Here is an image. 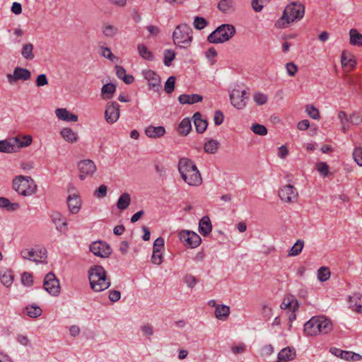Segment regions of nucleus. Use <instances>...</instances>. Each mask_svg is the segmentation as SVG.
<instances>
[{"label":"nucleus","mask_w":362,"mask_h":362,"mask_svg":"<svg viewBox=\"0 0 362 362\" xmlns=\"http://www.w3.org/2000/svg\"><path fill=\"white\" fill-rule=\"evenodd\" d=\"M178 170L182 180L190 186H199L202 182L201 174L194 162L182 158L179 160Z\"/></svg>","instance_id":"1"},{"label":"nucleus","mask_w":362,"mask_h":362,"mask_svg":"<svg viewBox=\"0 0 362 362\" xmlns=\"http://www.w3.org/2000/svg\"><path fill=\"white\" fill-rule=\"evenodd\" d=\"M304 332L308 336L325 334L332 329L331 321L325 316L319 315L311 317L304 324Z\"/></svg>","instance_id":"2"},{"label":"nucleus","mask_w":362,"mask_h":362,"mask_svg":"<svg viewBox=\"0 0 362 362\" xmlns=\"http://www.w3.org/2000/svg\"><path fill=\"white\" fill-rule=\"evenodd\" d=\"M88 279L90 288L95 292H100L108 288L110 279L107 277L104 268L100 265H95L88 269Z\"/></svg>","instance_id":"3"},{"label":"nucleus","mask_w":362,"mask_h":362,"mask_svg":"<svg viewBox=\"0 0 362 362\" xmlns=\"http://www.w3.org/2000/svg\"><path fill=\"white\" fill-rule=\"evenodd\" d=\"M13 188L18 194L28 197L36 192L37 185L30 177L18 175L13 180Z\"/></svg>","instance_id":"4"},{"label":"nucleus","mask_w":362,"mask_h":362,"mask_svg":"<svg viewBox=\"0 0 362 362\" xmlns=\"http://www.w3.org/2000/svg\"><path fill=\"white\" fill-rule=\"evenodd\" d=\"M235 34L233 25L223 24L216 28L207 37L210 43L218 44L228 41Z\"/></svg>","instance_id":"5"},{"label":"nucleus","mask_w":362,"mask_h":362,"mask_svg":"<svg viewBox=\"0 0 362 362\" xmlns=\"http://www.w3.org/2000/svg\"><path fill=\"white\" fill-rule=\"evenodd\" d=\"M31 143L32 137L30 135L24 136L22 139L14 137L0 141V152L14 153L21 148L28 146Z\"/></svg>","instance_id":"6"},{"label":"nucleus","mask_w":362,"mask_h":362,"mask_svg":"<svg viewBox=\"0 0 362 362\" xmlns=\"http://www.w3.org/2000/svg\"><path fill=\"white\" fill-rule=\"evenodd\" d=\"M173 39L174 43L180 47L189 46L192 40V28L187 24L177 25L173 33Z\"/></svg>","instance_id":"7"},{"label":"nucleus","mask_w":362,"mask_h":362,"mask_svg":"<svg viewBox=\"0 0 362 362\" xmlns=\"http://www.w3.org/2000/svg\"><path fill=\"white\" fill-rule=\"evenodd\" d=\"M229 97L231 105L238 110H242L246 106L249 98L246 90L237 88L230 90Z\"/></svg>","instance_id":"8"},{"label":"nucleus","mask_w":362,"mask_h":362,"mask_svg":"<svg viewBox=\"0 0 362 362\" xmlns=\"http://www.w3.org/2000/svg\"><path fill=\"white\" fill-rule=\"evenodd\" d=\"M21 256L24 259L33 261L37 264L45 261V259L47 258V252L45 248H26L21 251Z\"/></svg>","instance_id":"9"},{"label":"nucleus","mask_w":362,"mask_h":362,"mask_svg":"<svg viewBox=\"0 0 362 362\" xmlns=\"http://www.w3.org/2000/svg\"><path fill=\"white\" fill-rule=\"evenodd\" d=\"M305 13V8L300 4L292 2L288 4L284 11V14L291 22L301 19Z\"/></svg>","instance_id":"10"},{"label":"nucleus","mask_w":362,"mask_h":362,"mask_svg":"<svg viewBox=\"0 0 362 362\" xmlns=\"http://www.w3.org/2000/svg\"><path fill=\"white\" fill-rule=\"evenodd\" d=\"M43 287L48 293L53 296H57L60 293L59 281L52 272L45 276Z\"/></svg>","instance_id":"11"},{"label":"nucleus","mask_w":362,"mask_h":362,"mask_svg":"<svg viewBox=\"0 0 362 362\" xmlns=\"http://www.w3.org/2000/svg\"><path fill=\"white\" fill-rule=\"evenodd\" d=\"M179 238L185 246L195 248L201 243V238L196 233L189 230H182L179 233Z\"/></svg>","instance_id":"12"},{"label":"nucleus","mask_w":362,"mask_h":362,"mask_svg":"<svg viewBox=\"0 0 362 362\" xmlns=\"http://www.w3.org/2000/svg\"><path fill=\"white\" fill-rule=\"evenodd\" d=\"M31 77L30 71L25 68L17 66L14 69L13 74H8L6 78L10 84H13L18 81H28Z\"/></svg>","instance_id":"13"},{"label":"nucleus","mask_w":362,"mask_h":362,"mask_svg":"<svg viewBox=\"0 0 362 362\" xmlns=\"http://www.w3.org/2000/svg\"><path fill=\"white\" fill-rule=\"evenodd\" d=\"M90 250L95 255L100 257H107L112 253V250L109 245L103 241H95L90 245Z\"/></svg>","instance_id":"14"},{"label":"nucleus","mask_w":362,"mask_h":362,"mask_svg":"<svg viewBox=\"0 0 362 362\" xmlns=\"http://www.w3.org/2000/svg\"><path fill=\"white\" fill-rule=\"evenodd\" d=\"M119 117V105L115 102H110L107 104L105 111V118L107 123L113 124Z\"/></svg>","instance_id":"15"},{"label":"nucleus","mask_w":362,"mask_h":362,"mask_svg":"<svg viewBox=\"0 0 362 362\" xmlns=\"http://www.w3.org/2000/svg\"><path fill=\"white\" fill-rule=\"evenodd\" d=\"M298 192L293 186L287 185L281 188L279 192L280 199L286 202H295L298 199Z\"/></svg>","instance_id":"16"},{"label":"nucleus","mask_w":362,"mask_h":362,"mask_svg":"<svg viewBox=\"0 0 362 362\" xmlns=\"http://www.w3.org/2000/svg\"><path fill=\"white\" fill-rule=\"evenodd\" d=\"M78 168L80 172L79 177L83 180L87 175H93L96 170V165L91 160L86 159L81 160L78 163Z\"/></svg>","instance_id":"17"},{"label":"nucleus","mask_w":362,"mask_h":362,"mask_svg":"<svg viewBox=\"0 0 362 362\" xmlns=\"http://www.w3.org/2000/svg\"><path fill=\"white\" fill-rule=\"evenodd\" d=\"M143 76L148 81L149 89L155 92L159 90L160 87V76L152 70L143 71Z\"/></svg>","instance_id":"18"},{"label":"nucleus","mask_w":362,"mask_h":362,"mask_svg":"<svg viewBox=\"0 0 362 362\" xmlns=\"http://www.w3.org/2000/svg\"><path fill=\"white\" fill-rule=\"evenodd\" d=\"M67 206L71 214H78L81 207V200L80 197L76 194L69 195L67 197Z\"/></svg>","instance_id":"19"},{"label":"nucleus","mask_w":362,"mask_h":362,"mask_svg":"<svg viewBox=\"0 0 362 362\" xmlns=\"http://www.w3.org/2000/svg\"><path fill=\"white\" fill-rule=\"evenodd\" d=\"M51 219L57 230L64 232L67 230V222L64 216L59 212H53L51 215Z\"/></svg>","instance_id":"20"},{"label":"nucleus","mask_w":362,"mask_h":362,"mask_svg":"<svg viewBox=\"0 0 362 362\" xmlns=\"http://www.w3.org/2000/svg\"><path fill=\"white\" fill-rule=\"evenodd\" d=\"M57 117L66 122H77L78 116L69 112L66 108H57L55 110Z\"/></svg>","instance_id":"21"},{"label":"nucleus","mask_w":362,"mask_h":362,"mask_svg":"<svg viewBox=\"0 0 362 362\" xmlns=\"http://www.w3.org/2000/svg\"><path fill=\"white\" fill-rule=\"evenodd\" d=\"M145 134L149 138H159L165 134V129L163 126L154 127L150 125L146 128Z\"/></svg>","instance_id":"22"},{"label":"nucleus","mask_w":362,"mask_h":362,"mask_svg":"<svg viewBox=\"0 0 362 362\" xmlns=\"http://www.w3.org/2000/svg\"><path fill=\"white\" fill-rule=\"evenodd\" d=\"M212 230V225L209 216H205L201 218L199 223V231L204 235L207 236Z\"/></svg>","instance_id":"23"},{"label":"nucleus","mask_w":362,"mask_h":362,"mask_svg":"<svg viewBox=\"0 0 362 362\" xmlns=\"http://www.w3.org/2000/svg\"><path fill=\"white\" fill-rule=\"evenodd\" d=\"M194 124L198 133H203L207 127V122L202 117L200 112H197L193 115Z\"/></svg>","instance_id":"24"},{"label":"nucleus","mask_w":362,"mask_h":362,"mask_svg":"<svg viewBox=\"0 0 362 362\" xmlns=\"http://www.w3.org/2000/svg\"><path fill=\"white\" fill-rule=\"evenodd\" d=\"M203 98L199 94H182L178 97V101L181 104H194L201 102Z\"/></svg>","instance_id":"25"},{"label":"nucleus","mask_w":362,"mask_h":362,"mask_svg":"<svg viewBox=\"0 0 362 362\" xmlns=\"http://www.w3.org/2000/svg\"><path fill=\"white\" fill-rule=\"evenodd\" d=\"M296 356V350L294 348L286 347L282 349L279 354L278 359L282 360L284 362L292 361Z\"/></svg>","instance_id":"26"},{"label":"nucleus","mask_w":362,"mask_h":362,"mask_svg":"<svg viewBox=\"0 0 362 362\" xmlns=\"http://www.w3.org/2000/svg\"><path fill=\"white\" fill-rule=\"evenodd\" d=\"M218 8L224 13H230L235 11V4L233 0H221L218 4Z\"/></svg>","instance_id":"27"},{"label":"nucleus","mask_w":362,"mask_h":362,"mask_svg":"<svg viewBox=\"0 0 362 362\" xmlns=\"http://www.w3.org/2000/svg\"><path fill=\"white\" fill-rule=\"evenodd\" d=\"M23 313L31 318H36L42 315V310L40 307L35 304H33L25 307L23 309Z\"/></svg>","instance_id":"28"},{"label":"nucleus","mask_w":362,"mask_h":362,"mask_svg":"<svg viewBox=\"0 0 362 362\" xmlns=\"http://www.w3.org/2000/svg\"><path fill=\"white\" fill-rule=\"evenodd\" d=\"M338 119L341 124V130L342 132L346 133L350 129V115H348L344 111L338 112Z\"/></svg>","instance_id":"29"},{"label":"nucleus","mask_w":362,"mask_h":362,"mask_svg":"<svg viewBox=\"0 0 362 362\" xmlns=\"http://www.w3.org/2000/svg\"><path fill=\"white\" fill-rule=\"evenodd\" d=\"M349 306L352 310L362 313V295L355 294L351 296L349 299Z\"/></svg>","instance_id":"30"},{"label":"nucleus","mask_w":362,"mask_h":362,"mask_svg":"<svg viewBox=\"0 0 362 362\" xmlns=\"http://www.w3.org/2000/svg\"><path fill=\"white\" fill-rule=\"evenodd\" d=\"M214 314L217 319L226 320L230 314V308L225 305H217Z\"/></svg>","instance_id":"31"},{"label":"nucleus","mask_w":362,"mask_h":362,"mask_svg":"<svg viewBox=\"0 0 362 362\" xmlns=\"http://www.w3.org/2000/svg\"><path fill=\"white\" fill-rule=\"evenodd\" d=\"M117 76L122 79L126 84H131L134 81V77L132 75H127L126 70L121 66H115Z\"/></svg>","instance_id":"32"},{"label":"nucleus","mask_w":362,"mask_h":362,"mask_svg":"<svg viewBox=\"0 0 362 362\" xmlns=\"http://www.w3.org/2000/svg\"><path fill=\"white\" fill-rule=\"evenodd\" d=\"M192 129L191 120L188 118H184L177 127V132L180 135L187 136Z\"/></svg>","instance_id":"33"},{"label":"nucleus","mask_w":362,"mask_h":362,"mask_svg":"<svg viewBox=\"0 0 362 362\" xmlns=\"http://www.w3.org/2000/svg\"><path fill=\"white\" fill-rule=\"evenodd\" d=\"M62 136L68 142L74 143L78 141V135L71 128H64L61 131Z\"/></svg>","instance_id":"34"},{"label":"nucleus","mask_w":362,"mask_h":362,"mask_svg":"<svg viewBox=\"0 0 362 362\" xmlns=\"http://www.w3.org/2000/svg\"><path fill=\"white\" fill-rule=\"evenodd\" d=\"M131 202V197L130 194L127 192L122 193L117 202V207L119 210H124L126 209Z\"/></svg>","instance_id":"35"},{"label":"nucleus","mask_w":362,"mask_h":362,"mask_svg":"<svg viewBox=\"0 0 362 362\" xmlns=\"http://www.w3.org/2000/svg\"><path fill=\"white\" fill-rule=\"evenodd\" d=\"M138 52L141 58L148 61H153L154 59L153 54L147 48L144 44H139L137 45Z\"/></svg>","instance_id":"36"},{"label":"nucleus","mask_w":362,"mask_h":362,"mask_svg":"<svg viewBox=\"0 0 362 362\" xmlns=\"http://www.w3.org/2000/svg\"><path fill=\"white\" fill-rule=\"evenodd\" d=\"M350 44L354 46H362V34L356 29L352 28L349 30Z\"/></svg>","instance_id":"37"},{"label":"nucleus","mask_w":362,"mask_h":362,"mask_svg":"<svg viewBox=\"0 0 362 362\" xmlns=\"http://www.w3.org/2000/svg\"><path fill=\"white\" fill-rule=\"evenodd\" d=\"M21 54L27 60H32L35 57L33 53V45L31 43H26L23 45Z\"/></svg>","instance_id":"38"},{"label":"nucleus","mask_w":362,"mask_h":362,"mask_svg":"<svg viewBox=\"0 0 362 362\" xmlns=\"http://www.w3.org/2000/svg\"><path fill=\"white\" fill-rule=\"evenodd\" d=\"M115 86L112 83H107L102 87L101 93L105 99H110L115 92Z\"/></svg>","instance_id":"39"},{"label":"nucleus","mask_w":362,"mask_h":362,"mask_svg":"<svg viewBox=\"0 0 362 362\" xmlns=\"http://www.w3.org/2000/svg\"><path fill=\"white\" fill-rule=\"evenodd\" d=\"M219 147V143L214 139L209 140L204 144V151L208 153H215Z\"/></svg>","instance_id":"40"},{"label":"nucleus","mask_w":362,"mask_h":362,"mask_svg":"<svg viewBox=\"0 0 362 362\" xmlns=\"http://www.w3.org/2000/svg\"><path fill=\"white\" fill-rule=\"evenodd\" d=\"M303 245H304V242L301 240H298L296 242V243L291 248V250L288 252V255L289 256H297L298 255H299L301 252V251L303 248Z\"/></svg>","instance_id":"41"},{"label":"nucleus","mask_w":362,"mask_h":362,"mask_svg":"<svg viewBox=\"0 0 362 362\" xmlns=\"http://www.w3.org/2000/svg\"><path fill=\"white\" fill-rule=\"evenodd\" d=\"M356 64V60L354 57L347 55V54L344 52L341 54V64L342 66H349L351 67H354Z\"/></svg>","instance_id":"42"},{"label":"nucleus","mask_w":362,"mask_h":362,"mask_svg":"<svg viewBox=\"0 0 362 362\" xmlns=\"http://www.w3.org/2000/svg\"><path fill=\"white\" fill-rule=\"evenodd\" d=\"M330 277V272L327 267H322L317 271V278L320 281H326Z\"/></svg>","instance_id":"43"},{"label":"nucleus","mask_w":362,"mask_h":362,"mask_svg":"<svg viewBox=\"0 0 362 362\" xmlns=\"http://www.w3.org/2000/svg\"><path fill=\"white\" fill-rule=\"evenodd\" d=\"M103 33L106 37H112L117 33V28L113 25L105 24L103 27Z\"/></svg>","instance_id":"44"},{"label":"nucleus","mask_w":362,"mask_h":362,"mask_svg":"<svg viewBox=\"0 0 362 362\" xmlns=\"http://www.w3.org/2000/svg\"><path fill=\"white\" fill-rule=\"evenodd\" d=\"M164 61L163 63L166 66H170L171 65V62L174 60L175 57V53L173 50L171 49H165L164 51Z\"/></svg>","instance_id":"45"},{"label":"nucleus","mask_w":362,"mask_h":362,"mask_svg":"<svg viewBox=\"0 0 362 362\" xmlns=\"http://www.w3.org/2000/svg\"><path fill=\"white\" fill-rule=\"evenodd\" d=\"M362 358L361 356L352 351H345L342 359L352 361H358Z\"/></svg>","instance_id":"46"},{"label":"nucleus","mask_w":362,"mask_h":362,"mask_svg":"<svg viewBox=\"0 0 362 362\" xmlns=\"http://www.w3.org/2000/svg\"><path fill=\"white\" fill-rule=\"evenodd\" d=\"M0 281L6 287H10L13 281V276L11 273H4L0 276Z\"/></svg>","instance_id":"47"},{"label":"nucleus","mask_w":362,"mask_h":362,"mask_svg":"<svg viewBox=\"0 0 362 362\" xmlns=\"http://www.w3.org/2000/svg\"><path fill=\"white\" fill-rule=\"evenodd\" d=\"M305 111L308 115L314 119H317L320 117V113L318 110L312 105H308L305 107Z\"/></svg>","instance_id":"48"},{"label":"nucleus","mask_w":362,"mask_h":362,"mask_svg":"<svg viewBox=\"0 0 362 362\" xmlns=\"http://www.w3.org/2000/svg\"><path fill=\"white\" fill-rule=\"evenodd\" d=\"M261 314L264 320H269L272 316V307L268 304H263L261 308Z\"/></svg>","instance_id":"49"},{"label":"nucleus","mask_w":362,"mask_h":362,"mask_svg":"<svg viewBox=\"0 0 362 362\" xmlns=\"http://www.w3.org/2000/svg\"><path fill=\"white\" fill-rule=\"evenodd\" d=\"M251 129L255 134H256L257 135L264 136L267 134V128L262 124H253L251 127Z\"/></svg>","instance_id":"50"},{"label":"nucleus","mask_w":362,"mask_h":362,"mask_svg":"<svg viewBox=\"0 0 362 362\" xmlns=\"http://www.w3.org/2000/svg\"><path fill=\"white\" fill-rule=\"evenodd\" d=\"M253 99L258 105H262L267 103V96L262 93L257 92L254 94Z\"/></svg>","instance_id":"51"},{"label":"nucleus","mask_w":362,"mask_h":362,"mask_svg":"<svg viewBox=\"0 0 362 362\" xmlns=\"http://www.w3.org/2000/svg\"><path fill=\"white\" fill-rule=\"evenodd\" d=\"M193 25L196 29L200 30L204 29L206 26L207 21L205 18L202 17L196 16L194 18Z\"/></svg>","instance_id":"52"},{"label":"nucleus","mask_w":362,"mask_h":362,"mask_svg":"<svg viewBox=\"0 0 362 362\" xmlns=\"http://www.w3.org/2000/svg\"><path fill=\"white\" fill-rule=\"evenodd\" d=\"M151 262L153 264L160 265L163 262V255L161 250H153V255L151 257Z\"/></svg>","instance_id":"53"},{"label":"nucleus","mask_w":362,"mask_h":362,"mask_svg":"<svg viewBox=\"0 0 362 362\" xmlns=\"http://www.w3.org/2000/svg\"><path fill=\"white\" fill-rule=\"evenodd\" d=\"M362 122V113L357 111H354L350 115V123L354 125H358Z\"/></svg>","instance_id":"54"},{"label":"nucleus","mask_w":362,"mask_h":362,"mask_svg":"<svg viewBox=\"0 0 362 362\" xmlns=\"http://www.w3.org/2000/svg\"><path fill=\"white\" fill-rule=\"evenodd\" d=\"M107 186L105 185H101L99 187L94 191L93 196L98 199H103L107 195Z\"/></svg>","instance_id":"55"},{"label":"nucleus","mask_w":362,"mask_h":362,"mask_svg":"<svg viewBox=\"0 0 362 362\" xmlns=\"http://www.w3.org/2000/svg\"><path fill=\"white\" fill-rule=\"evenodd\" d=\"M175 77L170 76L165 83V90L167 93H171L175 88Z\"/></svg>","instance_id":"56"},{"label":"nucleus","mask_w":362,"mask_h":362,"mask_svg":"<svg viewBox=\"0 0 362 362\" xmlns=\"http://www.w3.org/2000/svg\"><path fill=\"white\" fill-rule=\"evenodd\" d=\"M21 282L25 286H32L33 283V279L31 274L28 272H23L21 275Z\"/></svg>","instance_id":"57"},{"label":"nucleus","mask_w":362,"mask_h":362,"mask_svg":"<svg viewBox=\"0 0 362 362\" xmlns=\"http://www.w3.org/2000/svg\"><path fill=\"white\" fill-rule=\"evenodd\" d=\"M292 23L288 20V18L283 13L282 16L275 22V27L277 28H284Z\"/></svg>","instance_id":"58"},{"label":"nucleus","mask_w":362,"mask_h":362,"mask_svg":"<svg viewBox=\"0 0 362 362\" xmlns=\"http://www.w3.org/2000/svg\"><path fill=\"white\" fill-rule=\"evenodd\" d=\"M288 76H293L298 71V66L293 62L286 63L285 65Z\"/></svg>","instance_id":"59"},{"label":"nucleus","mask_w":362,"mask_h":362,"mask_svg":"<svg viewBox=\"0 0 362 362\" xmlns=\"http://www.w3.org/2000/svg\"><path fill=\"white\" fill-rule=\"evenodd\" d=\"M353 157L356 163L362 166V148H355L353 152Z\"/></svg>","instance_id":"60"},{"label":"nucleus","mask_w":362,"mask_h":362,"mask_svg":"<svg viewBox=\"0 0 362 362\" xmlns=\"http://www.w3.org/2000/svg\"><path fill=\"white\" fill-rule=\"evenodd\" d=\"M317 171L323 176H327L329 171V166L326 163L320 162L317 164Z\"/></svg>","instance_id":"61"},{"label":"nucleus","mask_w":362,"mask_h":362,"mask_svg":"<svg viewBox=\"0 0 362 362\" xmlns=\"http://www.w3.org/2000/svg\"><path fill=\"white\" fill-rule=\"evenodd\" d=\"M143 334L150 338L153 334V328L151 325L147 324L141 327Z\"/></svg>","instance_id":"62"},{"label":"nucleus","mask_w":362,"mask_h":362,"mask_svg":"<svg viewBox=\"0 0 362 362\" xmlns=\"http://www.w3.org/2000/svg\"><path fill=\"white\" fill-rule=\"evenodd\" d=\"M48 84L47 76L45 74H41L37 76L36 79V85L38 87L44 86Z\"/></svg>","instance_id":"63"},{"label":"nucleus","mask_w":362,"mask_h":362,"mask_svg":"<svg viewBox=\"0 0 362 362\" xmlns=\"http://www.w3.org/2000/svg\"><path fill=\"white\" fill-rule=\"evenodd\" d=\"M109 299L110 301L115 303L117 302L121 298V293L119 291L111 290L109 292Z\"/></svg>","instance_id":"64"}]
</instances>
